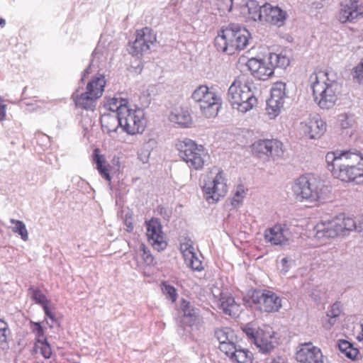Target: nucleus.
Listing matches in <instances>:
<instances>
[{
  "mask_svg": "<svg viewBox=\"0 0 363 363\" xmlns=\"http://www.w3.org/2000/svg\"><path fill=\"white\" fill-rule=\"evenodd\" d=\"M191 99L197 104L202 112L218 113L222 108V99L215 92L209 91L206 85L199 86L192 93Z\"/></svg>",
  "mask_w": 363,
  "mask_h": 363,
  "instance_id": "obj_10",
  "label": "nucleus"
},
{
  "mask_svg": "<svg viewBox=\"0 0 363 363\" xmlns=\"http://www.w3.org/2000/svg\"><path fill=\"white\" fill-rule=\"evenodd\" d=\"M105 85V77L97 74L86 84L85 92L80 95L76 93L73 94L76 106L86 111H94L96 100L102 96Z\"/></svg>",
  "mask_w": 363,
  "mask_h": 363,
  "instance_id": "obj_7",
  "label": "nucleus"
},
{
  "mask_svg": "<svg viewBox=\"0 0 363 363\" xmlns=\"http://www.w3.org/2000/svg\"><path fill=\"white\" fill-rule=\"evenodd\" d=\"M7 332L9 328L7 323L3 320L0 319V341L5 342L7 337Z\"/></svg>",
  "mask_w": 363,
  "mask_h": 363,
  "instance_id": "obj_49",
  "label": "nucleus"
},
{
  "mask_svg": "<svg viewBox=\"0 0 363 363\" xmlns=\"http://www.w3.org/2000/svg\"><path fill=\"white\" fill-rule=\"evenodd\" d=\"M215 337L219 342V350L224 354L234 348L235 335L230 328H221L215 330Z\"/></svg>",
  "mask_w": 363,
  "mask_h": 363,
  "instance_id": "obj_25",
  "label": "nucleus"
},
{
  "mask_svg": "<svg viewBox=\"0 0 363 363\" xmlns=\"http://www.w3.org/2000/svg\"><path fill=\"white\" fill-rule=\"evenodd\" d=\"M262 22L271 25L281 26L286 18V11L268 3L262 5Z\"/></svg>",
  "mask_w": 363,
  "mask_h": 363,
  "instance_id": "obj_22",
  "label": "nucleus"
},
{
  "mask_svg": "<svg viewBox=\"0 0 363 363\" xmlns=\"http://www.w3.org/2000/svg\"><path fill=\"white\" fill-rule=\"evenodd\" d=\"M326 127V123L320 115H314L305 122L304 132L311 139H318L325 132Z\"/></svg>",
  "mask_w": 363,
  "mask_h": 363,
  "instance_id": "obj_24",
  "label": "nucleus"
},
{
  "mask_svg": "<svg viewBox=\"0 0 363 363\" xmlns=\"http://www.w3.org/2000/svg\"><path fill=\"white\" fill-rule=\"evenodd\" d=\"M163 294L174 302L177 298V292L175 289L170 285H164L162 287Z\"/></svg>",
  "mask_w": 363,
  "mask_h": 363,
  "instance_id": "obj_44",
  "label": "nucleus"
},
{
  "mask_svg": "<svg viewBox=\"0 0 363 363\" xmlns=\"http://www.w3.org/2000/svg\"><path fill=\"white\" fill-rule=\"evenodd\" d=\"M269 55L274 69L277 67L286 68L289 65V59L282 54L269 53Z\"/></svg>",
  "mask_w": 363,
  "mask_h": 363,
  "instance_id": "obj_35",
  "label": "nucleus"
},
{
  "mask_svg": "<svg viewBox=\"0 0 363 363\" xmlns=\"http://www.w3.org/2000/svg\"><path fill=\"white\" fill-rule=\"evenodd\" d=\"M337 165L333 173L335 178L344 182H363V156L359 151H345V156Z\"/></svg>",
  "mask_w": 363,
  "mask_h": 363,
  "instance_id": "obj_5",
  "label": "nucleus"
},
{
  "mask_svg": "<svg viewBox=\"0 0 363 363\" xmlns=\"http://www.w3.org/2000/svg\"><path fill=\"white\" fill-rule=\"evenodd\" d=\"M292 190L297 197L309 201L323 199L327 194L323 182L312 174L302 175L296 179Z\"/></svg>",
  "mask_w": 363,
  "mask_h": 363,
  "instance_id": "obj_6",
  "label": "nucleus"
},
{
  "mask_svg": "<svg viewBox=\"0 0 363 363\" xmlns=\"http://www.w3.org/2000/svg\"><path fill=\"white\" fill-rule=\"evenodd\" d=\"M246 8L248 11L249 18L252 20L262 22V6H259L255 0L248 1L246 3Z\"/></svg>",
  "mask_w": 363,
  "mask_h": 363,
  "instance_id": "obj_32",
  "label": "nucleus"
},
{
  "mask_svg": "<svg viewBox=\"0 0 363 363\" xmlns=\"http://www.w3.org/2000/svg\"><path fill=\"white\" fill-rule=\"evenodd\" d=\"M100 121L103 130L108 133L116 132L123 123L121 115H101Z\"/></svg>",
  "mask_w": 363,
  "mask_h": 363,
  "instance_id": "obj_27",
  "label": "nucleus"
},
{
  "mask_svg": "<svg viewBox=\"0 0 363 363\" xmlns=\"http://www.w3.org/2000/svg\"><path fill=\"white\" fill-rule=\"evenodd\" d=\"M310 296H311L312 299L315 301V302H319L320 301V291L317 289H314L311 294H310Z\"/></svg>",
  "mask_w": 363,
  "mask_h": 363,
  "instance_id": "obj_56",
  "label": "nucleus"
},
{
  "mask_svg": "<svg viewBox=\"0 0 363 363\" xmlns=\"http://www.w3.org/2000/svg\"><path fill=\"white\" fill-rule=\"evenodd\" d=\"M11 222L13 224H15L13 231L15 233H18L21 235L22 240L27 241L28 240V234L26 228V225L22 221L15 219H11Z\"/></svg>",
  "mask_w": 363,
  "mask_h": 363,
  "instance_id": "obj_40",
  "label": "nucleus"
},
{
  "mask_svg": "<svg viewBox=\"0 0 363 363\" xmlns=\"http://www.w3.org/2000/svg\"><path fill=\"white\" fill-rule=\"evenodd\" d=\"M151 143H154V140H150L146 144V145H150Z\"/></svg>",
  "mask_w": 363,
  "mask_h": 363,
  "instance_id": "obj_64",
  "label": "nucleus"
},
{
  "mask_svg": "<svg viewBox=\"0 0 363 363\" xmlns=\"http://www.w3.org/2000/svg\"><path fill=\"white\" fill-rule=\"evenodd\" d=\"M252 300L261 311L266 313L277 312L282 306L280 297L269 290L255 291Z\"/></svg>",
  "mask_w": 363,
  "mask_h": 363,
  "instance_id": "obj_11",
  "label": "nucleus"
},
{
  "mask_svg": "<svg viewBox=\"0 0 363 363\" xmlns=\"http://www.w3.org/2000/svg\"><path fill=\"white\" fill-rule=\"evenodd\" d=\"M143 98L146 100L145 104H141L140 106L134 105V108L131 107L127 99L116 97L106 99L104 106L107 111L116 112V113H131V112L140 111L144 108L148 106V97L146 95H143Z\"/></svg>",
  "mask_w": 363,
  "mask_h": 363,
  "instance_id": "obj_16",
  "label": "nucleus"
},
{
  "mask_svg": "<svg viewBox=\"0 0 363 363\" xmlns=\"http://www.w3.org/2000/svg\"><path fill=\"white\" fill-rule=\"evenodd\" d=\"M47 323L50 325V328H55L59 325L58 322L57 321V324L55 323H53L52 320L47 321Z\"/></svg>",
  "mask_w": 363,
  "mask_h": 363,
  "instance_id": "obj_60",
  "label": "nucleus"
},
{
  "mask_svg": "<svg viewBox=\"0 0 363 363\" xmlns=\"http://www.w3.org/2000/svg\"><path fill=\"white\" fill-rule=\"evenodd\" d=\"M264 239L273 245H287L291 238V233L285 224H277L265 230Z\"/></svg>",
  "mask_w": 363,
  "mask_h": 363,
  "instance_id": "obj_15",
  "label": "nucleus"
},
{
  "mask_svg": "<svg viewBox=\"0 0 363 363\" xmlns=\"http://www.w3.org/2000/svg\"><path fill=\"white\" fill-rule=\"evenodd\" d=\"M255 89L253 79L249 74L238 76L228 92V99L233 108L244 113L256 106L257 99L254 96Z\"/></svg>",
  "mask_w": 363,
  "mask_h": 363,
  "instance_id": "obj_2",
  "label": "nucleus"
},
{
  "mask_svg": "<svg viewBox=\"0 0 363 363\" xmlns=\"http://www.w3.org/2000/svg\"><path fill=\"white\" fill-rule=\"evenodd\" d=\"M353 78L359 84H363V62L354 68Z\"/></svg>",
  "mask_w": 363,
  "mask_h": 363,
  "instance_id": "obj_48",
  "label": "nucleus"
},
{
  "mask_svg": "<svg viewBox=\"0 0 363 363\" xmlns=\"http://www.w3.org/2000/svg\"><path fill=\"white\" fill-rule=\"evenodd\" d=\"M33 332L36 336V341L42 340L43 338H45L44 337V331L43 327L40 325L39 323H34Z\"/></svg>",
  "mask_w": 363,
  "mask_h": 363,
  "instance_id": "obj_50",
  "label": "nucleus"
},
{
  "mask_svg": "<svg viewBox=\"0 0 363 363\" xmlns=\"http://www.w3.org/2000/svg\"><path fill=\"white\" fill-rule=\"evenodd\" d=\"M180 250L183 255L184 262L186 266L193 271L201 272L204 267L202 261L197 256L192 242L187 240L181 243Z\"/></svg>",
  "mask_w": 363,
  "mask_h": 363,
  "instance_id": "obj_20",
  "label": "nucleus"
},
{
  "mask_svg": "<svg viewBox=\"0 0 363 363\" xmlns=\"http://www.w3.org/2000/svg\"><path fill=\"white\" fill-rule=\"evenodd\" d=\"M6 22L5 20L3 18H0V26H4L5 25Z\"/></svg>",
  "mask_w": 363,
  "mask_h": 363,
  "instance_id": "obj_61",
  "label": "nucleus"
},
{
  "mask_svg": "<svg viewBox=\"0 0 363 363\" xmlns=\"http://www.w3.org/2000/svg\"><path fill=\"white\" fill-rule=\"evenodd\" d=\"M292 262V259H289L288 257H284L281 260V272L283 274H286L290 267V263Z\"/></svg>",
  "mask_w": 363,
  "mask_h": 363,
  "instance_id": "obj_52",
  "label": "nucleus"
},
{
  "mask_svg": "<svg viewBox=\"0 0 363 363\" xmlns=\"http://www.w3.org/2000/svg\"><path fill=\"white\" fill-rule=\"evenodd\" d=\"M35 347L40 349L41 354L45 358L48 359L51 357V347L46 338H43L42 340L36 341Z\"/></svg>",
  "mask_w": 363,
  "mask_h": 363,
  "instance_id": "obj_37",
  "label": "nucleus"
},
{
  "mask_svg": "<svg viewBox=\"0 0 363 363\" xmlns=\"http://www.w3.org/2000/svg\"><path fill=\"white\" fill-rule=\"evenodd\" d=\"M296 359L301 363H325L320 350L310 342L302 345Z\"/></svg>",
  "mask_w": 363,
  "mask_h": 363,
  "instance_id": "obj_21",
  "label": "nucleus"
},
{
  "mask_svg": "<svg viewBox=\"0 0 363 363\" xmlns=\"http://www.w3.org/2000/svg\"><path fill=\"white\" fill-rule=\"evenodd\" d=\"M338 348L345 356L352 360L358 359L359 352L357 348L353 347L352 344L345 340L338 341Z\"/></svg>",
  "mask_w": 363,
  "mask_h": 363,
  "instance_id": "obj_29",
  "label": "nucleus"
},
{
  "mask_svg": "<svg viewBox=\"0 0 363 363\" xmlns=\"http://www.w3.org/2000/svg\"><path fill=\"white\" fill-rule=\"evenodd\" d=\"M31 297L36 303L41 304L43 307H44V304H46V297L39 290H33Z\"/></svg>",
  "mask_w": 363,
  "mask_h": 363,
  "instance_id": "obj_45",
  "label": "nucleus"
},
{
  "mask_svg": "<svg viewBox=\"0 0 363 363\" xmlns=\"http://www.w3.org/2000/svg\"><path fill=\"white\" fill-rule=\"evenodd\" d=\"M109 167H110V166L106 167L101 169L100 170L98 171L99 172L100 175L108 182H110L111 179V177L109 174Z\"/></svg>",
  "mask_w": 363,
  "mask_h": 363,
  "instance_id": "obj_55",
  "label": "nucleus"
},
{
  "mask_svg": "<svg viewBox=\"0 0 363 363\" xmlns=\"http://www.w3.org/2000/svg\"><path fill=\"white\" fill-rule=\"evenodd\" d=\"M286 84L281 82H276L271 89V97L283 100L286 96Z\"/></svg>",
  "mask_w": 363,
  "mask_h": 363,
  "instance_id": "obj_36",
  "label": "nucleus"
},
{
  "mask_svg": "<svg viewBox=\"0 0 363 363\" xmlns=\"http://www.w3.org/2000/svg\"><path fill=\"white\" fill-rule=\"evenodd\" d=\"M203 189L209 203L216 202L220 197H223L228 189L222 172L218 171L212 180L205 182Z\"/></svg>",
  "mask_w": 363,
  "mask_h": 363,
  "instance_id": "obj_12",
  "label": "nucleus"
},
{
  "mask_svg": "<svg viewBox=\"0 0 363 363\" xmlns=\"http://www.w3.org/2000/svg\"><path fill=\"white\" fill-rule=\"evenodd\" d=\"M168 120L175 128H189L194 123L191 115H168Z\"/></svg>",
  "mask_w": 363,
  "mask_h": 363,
  "instance_id": "obj_30",
  "label": "nucleus"
},
{
  "mask_svg": "<svg viewBox=\"0 0 363 363\" xmlns=\"http://www.w3.org/2000/svg\"><path fill=\"white\" fill-rule=\"evenodd\" d=\"M156 42V35L152 30L145 27L136 33L135 39L130 49L132 55H142L150 50V45Z\"/></svg>",
  "mask_w": 363,
  "mask_h": 363,
  "instance_id": "obj_13",
  "label": "nucleus"
},
{
  "mask_svg": "<svg viewBox=\"0 0 363 363\" xmlns=\"http://www.w3.org/2000/svg\"><path fill=\"white\" fill-rule=\"evenodd\" d=\"M141 250H143V259L147 264H153L154 258L149 251H146L145 247L143 245L140 246Z\"/></svg>",
  "mask_w": 363,
  "mask_h": 363,
  "instance_id": "obj_51",
  "label": "nucleus"
},
{
  "mask_svg": "<svg viewBox=\"0 0 363 363\" xmlns=\"http://www.w3.org/2000/svg\"><path fill=\"white\" fill-rule=\"evenodd\" d=\"M6 111V105L4 103V100L0 97V113H5Z\"/></svg>",
  "mask_w": 363,
  "mask_h": 363,
  "instance_id": "obj_57",
  "label": "nucleus"
},
{
  "mask_svg": "<svg viewBox=\"0 0 363 363\" xmlns=\"http://www.w3.org/2000/svg\"><path fill=\"white\" fill-rule=\"evenodd\" d=\"M147 227V237L149 242L153 247L158 251L163 250L167 246L164 234L162 228V226L158 218H152L145 222Z\"/></svg>",
  "mask_w": 363,
  "mask_h": 363,
  "instance_id": "obj_17",
  "label": "nucleus"
},
{
  "mask_svg": "<svg viewBox=\"0 0 363 363\" xmlns=\"http://www.w3.org/2000/svg\"><path fill=\"white\" fill-rule=\"evenodd\" d=\"M182 307L186 317H189L193 320H196L198 316V309L195 308L189 302L185 301H183Z\"/></svg>",
  "mask_w": 363,
  "mask_h": 363,
  "instance_id": "obj_41",
  "label": "nucleus"
},
{
  "mask_svg": "<svg viewBox=\"0 0 363 363\" xmlns=\"http://www.w3.org/2000/svg\"><path fill=\"white\" fill-rule=\"evenodd\" d=\"M340 314V305L337 303H335L331 308L328 311L327 316L329 318L328 324L329 325H325L324 327L327 329H330L332 325L335 323L334 318L339 316Z\"/></svg>",
  "mask_w": 363,
  "mask_h": 363,
  "instance_id": "obj_39",
  "label": "nucleus"
},
{
  "mask_svg": "<svg viewBox=\"0 0 363 363\" xmlns=\"http://www.w3.org/2000/svg\"><path fill=\"white\" fill-rule=\"evenodd\" d=\"M125 225H127V230L130 231L133 228V225L131 222H129L127 219L125 220Z\"/></svg>",
  "mask_w": 363,
  "mask_h": 363,
  "instance_id": "obj_59",
  "label": "nucleus"
},
{
  "mask_svg": "<svg viewBox=\"0 0 363 363\" xmlns=\"http://www.w3.org/2000/svg\"><path fill=\"white\" fill-rule=\"evenodd\" d=\"M122 118L123 120L122 127L128 134L135 135L144 131L147 123L144 115H125Z\"/></svg>",
  "mask_w": 363,
  "mask_h": 363,
  "instance_id": "obj_23",
  "label": "nucleus"
},
{
  "mask_svg": "<svg viewBox=\"0 0 363 363\" xmlns=\"http://www.w3.org/2000/svg\"><path fill=\"white\" fill-rule=\"evenodd\" d=\"M220 302V308L226 315L236 316L240 311V305L230 296L221 295Z\"/></svg>",
  "mask_w": 363,
  "mask_h": 363,
  "instance_id": "obj_28",
  "label": "nucleus"
},
{
  "mask_svg": "<svg viewBox=\"0 0 363 363\" xmlns=\"http://www.w3.org/2000/svg\"><path fill=\"white\" fill-rule=\"evenodd\" d=\"M284 101L278 99L270 98L267 101L268 113L280 112L283 108Z\"/></svg>",
  "mask_w": 363,
  "mask_h": 363,
  "instance_id": "obj_38",
  "label": "nucleus"
},
{
  "mask_svg": "<svg viewBox=\"0 0 363 363\" xmlns=\"http://www.w3.org/2000/svg\"><path fill=\"white\" fill-rule=\"evenodd\" d=\"M272 327L264 325L259 328L255 338V345L263 353H268L274 348L276 339Z\"/></svg>",
  "mask_w": 363,
  "mask_h": 363,
  "instance_id": "obj_19",
  "label": "nucleus"
},
{
  "mask_svg": "<svg viewBox=\"0 0 363 363\" xmlns=\"http://www.w3.org/2000/svg\"><path fill=\"white\" fill-rule=\"evenodd\" d=\"M245 192L244 187L242 186H238L237 187L236 191L231 200V204L235 207L239 206L243 201L245 198Z\"/></svg>",
  "mask_w": 363,
  "mask_h": 363,
  "instance_id": "obj_43",
  "label": "nucleus"
},
{
  "mask_svg": "<svg viewBox=\"0 0 363 363\" xmlns=\"http://www.w3.org/2000/svg\"><path fill=\"white\" fill-rule=\"evenodd\" d=\"M339 121L340 123V128L342 129H346L352 126L353 119L348 115H340V118L339 119Z\"/></svg>",
  "mask_w": 363,
  "mask_h": 363,
  "instance_id": "obj_46",
  "label": "nucleus"
},
{
  "mask_svg": "<svg viewBox=\"0 0 363 363\" xmlns=\"http://www.w3.org/2000/svg\"><path fill=\"white\" fill-rule=\"evenodd\" d=\"M5 116L6 115H0V122L5 120Z\"/></svg>",
  "mask_w": 363,
  "mask_h": 363,
  "instance_id": "obj_62",
  "label": "nucleus"
},
{
  "mask_svg": "<svg viewBox=\"0 0 363 363\" xmlns=\"http://www.w3.org/2000/svg\"><path fill=\"white\" fill-rule=\"evenodd\" d=\"M91 65H90L89 66V67H87L84 72V74H83V77H82V80H84V79L86 77V75H88L90 72H91Z\"/></svg>",
  "mask_w": 363,
  "mask_h": 363,
  "instance_id": "obj_58",
  "label": "nucleus"
},
{
  "mask_svg": "<svg viewBox=\"0 0 363 363\" xmlns=\"http://www.w3.org/2000/svg\"><path fill=\"white\" fill-rule=\"evenodd\" d=\"M225 354L229 357L230 360L234 363H252L253 354L251 352L245 349L238 347L234 345L233 349L228 351Z\"/></svg>",
  "mask_w": 363,
  "mask_h": 363,
  "instance_id": "obj_26",
  "label": "nucleus"
},
{
  "mask_svg": "<svg viewBox=\"0 0 363 363\" xmlns=\"http://www.w3.org/2000/svg\"><path fill=\"white\" fill-rule=\"evenodd\" d=\"M338 20L352 22L363 14V0H344L340 6Z\"/></svg>",
  "mask_w": 363,
  "mask_h": 363,
  "instance_id": "obj_18",
  "label": "nucleus"
},
{
  "mask_svg": "<svg viewBox=\"0 0 363 363\" xmlns=\"http://www.w3.org/2000/svg\"><path fill=\"white\" fill-rule=\"evenodd\" d=\"M179 155L184 161L195 169L203 167L208 155L202 145H198L190 139H185L177 144Z\"/></svg>",
  "mask_w": 363,
  "mask_h": 363,
  "instance_id": "obj_9",
  "label": "nucleus"
},
{
  "mask_svg": "<svg viewBox=\"0 0 363 363\" xmlns=\"http://www.w3.org/2000/svg\"><path fill=\"white\" fill-rule=\"evenodd\" d=\"M343 156H345V151L342 152H330L326 154L325 161L327 167L332 174L333 173V170L337 169L338 162L343 160Z\"/></svg>",
  "mask_w": 363,
  "mask_h": 363,
  "instance_id": "obj_33",
  "label": "nucleus"
},
{
  "mask_svg": "<svg viewBox=\"0 0 363 363\" xmlns=\"http://www.w3.org/2000/svg\"><path fill=\"white\" fill-rule=\"evenodd\" d=\"M314 101L322 109L328 110L334 106L341 84L337 74L333 71L314 72L309 78Z\"/></svg>",
  "mask_w": 363,
  "mask_h": 363,
  "instance_id": "obj_1",
  "label": "nucleus"
},
{
  "mask_svg": "<svg viewBox=\"0 0 363 363\" xmlns=\"http://www.w3.org/2000/svg\"><path fill=\"white\" fill-rule=\"evenodd\" d=\"M246 66L252 74L261 80H266L274 74V67L269 55L262 59L250 58L247 60Z\"/></svg>",
  "mask_w": 363,
  "mask_h": 363,
  "instance_id": "obj_14",
  "label": "nucleus"
},
{
  "mask_svg": "<svg viewBox=\"0 0 363 363\" xmlns=\"http://www.w3.org/2000/svg\"><path fill=\"white\" fill-rule=\"evenodd\" d=\"M270 363H280L279 360L273 359Z\"/></svg>",
  "mask_w": 363,
  "mask_h": 363,
  "instance_id": "obj_63",
  "label": "nucleus"
},
{
  "mask_svg": "<svg viewBox=\"0 0 363 363\" xmlns=\"http://www.w3.org/2000/svg\"><path fill=\"white\" fill-rule=\"evenodd\" d=\"M269 140H258L252 145V152L260 159L266 160L269 148Z\"/></svg>",
  "mask_w": 363,
  "mask_h": 363,
  "instance_id": "obj_34",
  "label": "nucleus"
},
{
  "mask_svg": "<svg viewBox=\"0 0 363 363\" xmlns=\"http://www.w3.org/2000/svg\"><path fill=\"white\" fill-rule=\"evenodd\" d=\"M357 223L353 218L340 215L331 220L318 223L313 232L315 239L321 242H325L330 239L345 236L350 231H357Z\"/></svg>",
  "mask_w": 363,
  "mask_h": 363,
  "instance_id": "obj_4",
  "label": "nucleus"
},
{
  "mask_svg": "<svg viewBox=\"0 0 363 363\" xmlns=\"http://www.w3.org/2000/svg\"><path fill=\"white\" fill-rule=\"evenodd\" d=\"M43 310L45 311V315L50 318V320H52L53 323L57 324V319L55 318V313L50 310L47 304H44Z\"/></svg>",
  "mask_w": 363,
  "mask_h": 363,
  "instance_id": "obj_54",
  "label": "nucleus"
},
{
  "mask_svg": "<svg viewBox=\"0 0 363 363\" xmlns=\"http://www.w3.org/2000/svg\"><path fill=\"white\" fill-rule=\"evenodd\" d=\"M269 148L267 159L272 157L273 160L281 158L284 155L283 144L277 140H269Z\"/></svg>",
  "mask_w": 363,
  "mask_h": 363,
  "instance_id": "obj_31",
  "label": "nucleus"
},
{
  "mask_svg": "<svg viewBox=\"0 0 363 363\" xmlns=\"http://www.w3.org/2000/svg\"><path fill=\"white\" fill-rule=\"evenodd\" d=\"M105 85V77L97 74L86 84L85 92L80 95L76 93L73 94L76 106L86 111H94L96 100L102 96Z\"/></svg>",
  "mask_w": 363,
  "mask_h": 363,
  "instance_id": "obj_8",
  "label": "nucleus"
},
{
  "mask_svg": "<svg viewBox=\"0 0 363 363\" xmlns=\"http://www.w3.org/2000/svg\"><path fill=\"white\" fill-rule=\"evenodd\" d=\"M250 36V34L245 28L236 23H230L218 33L215 38L214 45L218 51L233 55L247 46Z\"/></svg>",
  "mask_w": 363,
  "mask_h": 363,
  "instance_id": "obj_3",
  "label": "nucleus"
},
{
  "mask_svg": "<svg viewBox=\"0 0 363 363\" xmlns=\"http://www.w3.org/2000/svg\"><path fill=\"white\" fill-rule=\"evenodd\" d=\"M93 161L96 164V168L99 171L106 167H109L104 157L99 154V150L95 149L93 152Z\"/></svg>",
  "mask_w": 363,
  "mask_h": 363,
  "instance_id": "obj_42",
  "label": "nucleus"
},
{
  "mask_svg": "<svg viewBox=\"0 0 363 363\" xmlns=\"http://www.w3.org/2000/svg\"><path fill=\"white\" fill-rule=\"evenodd\" d=\"M257 330L258 329L253 328L251 323L246 325L243 328V331L245 333L247 336L253 340L255 343Z\"/></svg>",
  "mask_w": 363,
  "mask_h": 363,
  "instance_id": "obj_47",
  "label": "nucleus"
},
{
  "mask_svg": "<svg viewBox=\"0 0 363 363\" xmlns=\"http://www.w3.org/2000/svg\"><path fill=\"white\" fill-rule=\"evenodd\" d=\"M150 155V150L149 149L144 150L138 153V159L143 163H147L149 160Z\"/></svg>",
  "mask_w": 363,
  "mask_h": 363,
  "instance_id": "obj_53",
  "label": "nucleus"
}]
</instances>
